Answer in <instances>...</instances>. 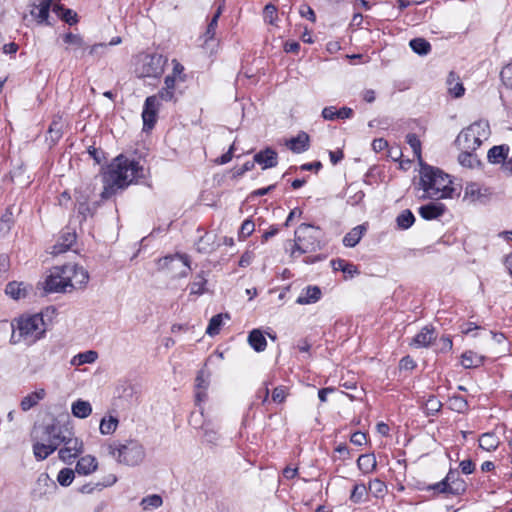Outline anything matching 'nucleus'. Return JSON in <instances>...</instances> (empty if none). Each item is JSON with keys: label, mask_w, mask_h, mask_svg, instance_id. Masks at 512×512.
I'll use <instances>...</instances> for the list:
<instances>
[{"label": "nucleus", "mask_w": 512, "mask_h": 512, "mask_svg": "<svg viewBox=\"0 0 512 512\" xmlns=\"http://www.w3.org/2000/svg\"><path fill=\"white\" fill-rule=\"evenodd\" d=\"M288 394L289 388L287 386H277L276 388L273 389L272 401L277 404L283 403L286 400Z\"/></svg>", "instance_id": "obj_53"}, {"label": "nucleus", "mask_w": 512, "mask_h": 512, "mask_svg": "<svg viewBox=\"0 0 512 512\" xmlns=\"http://www.w3.org/2000/svg\"><path fill=\"white\" fill-rule=\"evenodd\" d=\"M499 445V439L494 433H484L479 438L480 448L486 451L495 450Z\"/></svg>", "instance_id": "obj_35"}, {"label": "nucleus", "mask_w": 512, "mask_h": 512, "mask_svg": "<svg viewBox=\"0 0 512 512\" xmlns=\"http://www.w3.org/2000/svg\"><path fill=\"white\" fill-rule=\"evenodd\" d=\"M264 19L269 24H274L277 19V9L272 4H267L264 8Z\"/></svg>", "instance_id": "obj_60"}, {"label": "nucleus", "mask_w": 512, "mask_h": 512, "mask_svg": "<svg viewBox=\"0 0 512 512\" xmlns=\"http://www.w3.org/2000/svg\"><path fill=\"white\" fill-rule=\"evenodd\" d=\"M368 489L377 498L383 497L387 492L386 484L380 479L371 480Z\"/></svg>", "instance_id": "obj_47"}, {"label": "nucleus", "mask_w": 512, "mask_h": 512, "mask_svg": "<svg viewBox=\"0 0 512 512\" xmlns=\"http://www.w3.org/2000/svg\"><path fill=\"white\" fill-rule=\"evenodd\" d=\"M490 135V127L487 121H476L464 128L457 136L455 144L459 150L458 160L479 158L478 152L482 142Z\"/></svg>", "instance_id": "obj_4"}, {"label": "nucleus", "mask_w": 512, "mask_h": 512, "mask_svg": "<svg viewBox=\"0 0 512 512\" xmlns=\"http://www.w3.org/2000/svg\"><path fill=\"white\" fill-rule=\"evenodd\" d=\"M254 230H255L254 222L251 220H245L240 227L239 238L240 239L247 238L248 236H250L253 233Z\"/></svg>", "instance_id": "obj_58"}, {"label": "nucleus", "mask_w": 512, "mask_h": 512, "mask_svg": "<svg viewBox=\"0 0 512 512\" xmlns=\"http://www.w3.org/2000/svg\"><path fill=\"white\" fill-rule=\"evenodd\" d=\"M396 221L401 229H408L413 225L415 217L410 210H404L400 215H398Z\"/></svg>", "instance_id": "obj_46"}, {"label": "nucleus", "mask_w": 512, "mask_h": 512, "mask_svg": "<svg viewBox=\"0 0 512 512\" xmlns=\"http://www.w3.org/2000/svg\"><path fill=\"white\" fill-rule=\"evenodd\" d=\"M208 375L203 371H199L197 377H196V389H203L207 390L209 386V379Z\"/></svg>", "instance_id": "obj_63"}, {"label": "nucleus", "mask_w": 512, "mask_h": 512, "mask_svg": "<svg viewBox=\"0 0 512 512\" xmlns=\"http://www.w3.org/2000/svg\"><path fill=\"white\" fill-rule=\"evenodd\" d=\"M159 105L158 96H149L146 98L142 111L144 131L151 130L154 127Z\"/></svg>", "instance_id": "obj_12"}, {"label": "nucleus", "mask_w": 512, "mask_h": 512, "mask_svg": "<svg viewBox=\"0 0 512 512\" xmlns=\"http://www.w3.org/2000/svg\"><path fill=\"white\" fill-rule=\"evenodd\" d=\"M222 14V6H219L216 13L208 23L207 29L203 34L204 43L203 45H207L210 40H213L216 34V28L218 26V19Z\"/></svg>", "instance_id": "obj_33"}, {"label": "nucleus", "mask_w": 512, "mask_h": 512, "mask_svg": "<svg viewBox=\"0 0 512 512\" xmlns=\"http://www.w3.org/2000/svg\"><path fill=\"white\" fill-rule=\"evenodd\" d=\"M53 12L64 20L69 25L76 24L78 22L77 14L71 9H65L60 3L56 1L53 4Z\"/></svg>", "instance_id": "obj_31"}, {"label": "nucleus", "mask_w": 512, "mask_h": 512, "mask_svg": "<svg viewBox=\"0 0 512 512\" xmlns=\"http://www.w3.org/2000/svg\"><path fill=\"white\" fill-rule=\"evenodd\" d=\"M173 64V70L172 73L167 75L166 77H173V79L177 80L178 82H184L186 79V76L184 74V66L178 62L176 59L172 60Z\"/></svg>", "instance_id": "obj_54"}, {"label": "nucleus", "mask_w": 512, "mask_h": 512, "mask_svg": "<svg viewBox=\"0 0 512 512\" xmlns=\"http://www.w3.org/2000/svg\"><path fill=\"white\" fill-rule=\"evenodd\" d=\"M332 265L335 270H341L344 274H347L350 277H353L355 274H359L357 266L343 259L333 260Z\"/></svg>", "instance_id": "obj_41"}, {"label": "nucleus", "mask_w": 512, "mask_h": 512, "mask_svg": "<svg viewBox=\"0 0 512 512\" xmlns=\"http://www.w3.org/2000/svg\"><path fill=\"white\" fill-rule=\"evenodd\" d=\"M107 451L117 463L129 467L140 465L146 457L144 446L134 439L114 440L107 445Z\"/></svg>", "instance_id": "obj_5"}, {"label": "nucleus", "mask_w": 512, "mask_h": 512, "mask_svg": "<svg viewBox=\"0 0 512 512\" xmlns=\"http://www.w3.org/2000/svg\"><path fill=\"white\" fill-rule=\"evenodd\" d=\"M46 396V391L41 388L38 389L27 396L23 397V399L20 402V407L23 412L29 411L31 408L38 405V403L43 400Z\"/></svg>", "instance_id": "obj_23"}, {"label": "nucleus", "mask_w": 512, "mask_h": 512, "mask_svg": "<svg viewBox=\"0 0 512 512\" xmlns=\"http://www.w3.org/2000/svg\"><path fill=\"white\" fill-rule=\"evenodd\" d=\"M286 146L294 153L304 152L309 147V136L308 134L301 132L296 137L287 140Z\"/></svg>", "instance_id": "obj_24"}, {"label": "nucleus", "mask_w": 512, "mask_h": 512, "mask_svg": "<svg viewBox=\"0 0 512 512\" xmlns=\"http://www.w3.org/2000/svg\"><path fill=\"white\" fill-rule=\"evenodd\" d=\"M63 40L66 44L72 47L75 53V57H80L85 49V42L83 38L78 34L67 33L63 36Z\"/></svg>", "instance_id": "obj_28"}, {"label": "nucleus", "mask_w": 512, "mask_h": 512, "mask_svg": "<svg viewBox=\"0 0 512 512\" xmlns=\"http://www.w3.org/2000/svg\"><path fill=\"white\" fill-rule=\"evenodd\" d=\"M62 128L63 124L61 119L53 120L47 132V140H49L51 143H56L62 136Z\"/></svg>", "instance_id": "obj_43"}, {"label": "nucleus", "mask_w": 512, "mask_h": 512, "mask_svg": "<svg viewBox=\"0 0 512 512\" xmlns=\"http://www.w3.org/2000/svg\"><path fill=\"white\" fill-rule=\"evenodd\" d=\"M376 458L374 454H362L357 460V466L363 474H369L376 469Z\"/></svg>", "instance_id": "obj_30"}, {"label": "nucleus", "mask_w": 512, "mask_h": 512, "mask_svg": "<svg viewBox=\"0 0 512 512\" xmlns=\"http://www.w3.org/2000/svg\"><path fill=\"white\" fill-rule=\"evenodd\" d=\"M419 187L423 190L422 199H446L459 195L449 174L437 167L419 162Z\"/></svg>", "instance_id": "obj_2"}, {"label": "nucleus", "mask_w": 512, "mask_h": 512, "mask_svg": "<svg viewBox=\"0 0 512 512\" xmlns=\"http://www.w3.org/2000/svg\"><path fill=\"white\" fill-rule=\"evenodd\" d=\"M119 421L114 416H109L108 418L104 417L100 421L99 430L100 433L103 435H111L113 434L117 427H118Z\"/></svg>", "instance_id": "obj_38"}, {"label": "nucleus", "mask_w": 512, "mask_h": 512, "mask_svg": "<svg viewBox=\"0 0 512 512\" xmlns=\"http://www.w3.org/2000/svg\"><path fill=\"white\" fill-rule=\"evenodd\" d=\"M163 267H167L170 270L179 268L180 271L176 275L177 277H186L191 270L189 257L185 254H176L174 256H167L163 259Z\"/></svg>", "instance_id": "obj_13"}, {"label": "nucleus", "mask_w": 512, "mask_h": 512, "mask_svg": "<svg viewBox=\"0 0 512 512\" xmlns=\"http://www.w3.org/2000/svg\"><path fill=\"white\" fill-rule=\"evenodd\" d=\"M223 324V314L214 315L206 328V334L209 336H215L220 332L221 326Z\"/></svg>", "instance_id": "obj_45"}, {"label": "nucleus", "mask_w": 512, "mask_h": 512, "mask_svg": "<svg viewBox=\"0 0 512 512\" xmlns=\"http://www.w3.org/2000/svg\"><path fill=\"white\" fill-rule=\"evenodd\" d=\"M77 210L78 213L82 216V219L85 220L88 216L93 215L95 207L91 208L90 205L85 201H78Z\"/></svg>", "instance_id": "obj_62"}, {"label": "nucleus", "mask_w": 512, "mask_h": 512, "mask_svg": "<svg viewBox=\"0 0 512 512\" xmlns=\"http://www.w3.org/2000/svg\"><path fill=\"white\" fill-rule=\"evenodd\" d=\"M299 12H300L302 17L307 18V19H309L312 22L316 21L315 12L313 11V9L310 6L302 5L300 7V11Z\"/></svg>", "instance_id": "obj_64"}, {"label": "nucleus", "mask_w": 512, "mask_h": 512, "mask_svg": "<svg viewBox=\"0 0 512 512\" xmlns=\"http://www.w3.org/2000/svg\"><path fill=\"white\" fill-rule=\"evenodd\" d=\"M276 158H277V153L270 148H266L265 150L260 151L253 156V160H255V161L275 160Z\"/></svg>", "instance_id": "obj_61"}, {"label": "nucleus", "mask_w": 512, "mask_h": 512, "mask_svg": "<svg viewBox=\"0 0 512 512\" xmlns=\"http://www.w3.org/2000/svg\"><path fill=\"white\" fill-rule=\"evenodd\" d=\"M409 46L419 55H427L431 50L430 43L424 38H414L410 40Z\"/></svg>", "instance_id": "obj_40"}, {"label": "nucleus", "mask_w": 512, "mask_h": 512, "mask_svg": "<svg viewBox=\"0 0 512 512\" xmlns=\"http://www.w3.org/2000/svg\"><path fill=\"white\" fill-rule=\"evenodd\" d=\"M500 77L503 84L512 89V62L504 66L500 72Z\"/></svg>", "instance_id": "obj_57"}, {"label": "nucleus", "mask_w": 512, "mask_h": 512, "mask_svg": "<svg viewBox=\"0 0 512 512\" xmlns=\"http://www.w3.org/2000/svg\"><path fill=\"white\" fill-rule=\"evenodd\" d=\"M53 4H56V0H38V4H33L30 14L38 23H47Z\"/></svg>", "instance_id": "obj_15"}, {"label": "nucleus", "mask_w": 512, "mask_h": 512, "mask_svg": "<svg viewBox=\"0 0 512 512\" xmlns=\"http://www.w3.org/2000/svg\"><path fill=\"white\" fill-rule=\"evenodd\" d=\"M167 58L161 54H146L142 57L137 73L139 77L158 78L164 72Z\"/></svg>", "instance_id": "obj_9"}, {"label": "nucleus", "mask_w": 512, "mask_h": 512, "mask_svg": "<svg viewBox=\"0 0 512 512\" xmlns=\"http://www.w3.org/2000/svg\"><path fill=\"white\" fill-rule=\"evenodd\" d=\"M98 354L96 351L88 350L75 355L71 360V365L80 366L83 364H91L96 361Z\"/></svg>", "instance_id": "obj_34"}, {"label": "nucleus", "mask_w": 512, "mask_h": 512, "mask_svg": "<svg viewBox=\"0 0 512 512\" xmlns=\"http://www.w3.org/2000/svg\"><path fill=\"white\" fill-rule=\"evenodd\" d=\"M195 246H196V250L199 253L207 254V253H211V252L215 251L220 246V244L216 243V235L215 234L207 232L199 238V240L196 242Z\"/></svg>", "instance_id": "obj_21"}, {"label": "nucleus", "mask_w": 512, "mask_h": 512, "mask_svg": "<svg viewBox=\"0 0 512 512\" xmlns=\"http://www.w3.org/2000/svg\"><path fill=\"white\" fill-rule=\"evenodd\" d=\"M509 153V146L508 145H498L493 146L490 148L487 152V160H506Z\"/></svg>", "instance_id": "obj_42"}, {"label": "nucleus", "mask_w": 512, "mask_h": 512, "mask_svg": "<svg viewBox=\"0 0 512 512\" xmlns=\"http://www.w3.org/2000/svg\"><path fill=\"white\" fill-rule=\"evenodd\" d=\"M447 85L449 93L456 98L461 97L465 92V89L463 87V84L460 82L459 77L453 72H450L447 78Z\"/></svg>", "instance_id": "obj_32"}, {"label": "nucleus", "mask_w": 512, "mask_h": 512, "mask_svg": "<svg viewBox=\"0 0 512 512\" xmlns=\"http://www.w3.org/2000/svg\"><path fill=\"white\" fill-rule=\"evenodd\" d=\"M448 484V494L460 495L466 490V483L460 477H457L452 483Z\"/></svg>", "instance_id": "obj_52"}, {"label": "nucleus", "mask_w": 512, "mask_h": 512, "mask_svg": "<svg viewBox=\"0 0 512 512\" xmlns=\"http://www.w3.org/2000/svg\"><path fill=\"white\" fill-rule=\"evenodd\" d=\"M207 283L206 275L204 271H201L196 275L193 282L190 284V293L195 295H201L205 292V285Z\"/></svg>", "instance_id": "obj_39"}, {"label": "nucleus", "mask_w": 512, "mask_h": 512, "mask_svg": "<svg viewBox=\"0 0 512 512\" xmlns=\"http://www.w3.org/2000/svg\"><path fill=\"white\" fill-rule=\"evenodd\" d=\"M13 332L11 340L14 343L25 342L27 344L34 343L42 337L45 332V324L43 318L39 314L22 316L16 324H13Z\"/></svg>", "instance_id": "obj_6"}, {"label": "nucleus", "mask_w": 512, "mask_h": 512, "mask_svg": "<svg viewBox=\"0 0 512 512\" xmlns=\"http://www.w3.org/2000/svg\"><path fill=\"white\" fill-rule=\"evenodd\" d=\"M76 241V233L71 230L64 231L58 241L53 245L51 253L59 255L69 250Z\"/></svg>", "instance_id": "obj_16"}, {"label": "nucleus", "mask_w": 512, "mask_h": 512, "mask_svg": "<svg viewBox=\"0 0 512 512\" xmlns=\"http://www.w3.org/2000/svg\"><path fill=\"white\" fill-rule=\"evenodd\" d=\"M32 290V286L27 283L12 281L6 285L5 293L14 300H21L29 297Z\"/></svg>", "instance_id": "obj_14"}, {"label": "nucleus", "mask_w": 512, "mask_h": 512, "mask_svg": "<svg viewBox=\"0 0 512 512\" xmlns=\"http://www.w3.org/2000/svg\"><path fill=\"white\" fill-rule=\"evenodd\" d=\"M62 444L64 447L59 450V458L67 464H71L73 459L83 452V442L78 438L72 437L69 429L68 433H65V440Z\"/></svg>", "instance_id": "obj_10"}, {"label": "nucleus", "mask_w": 512, "mask_h": 512, "mask_svg": "<svg viewBox=\"0 0 512 512\" xmlns=\"http://www.w3.org/2000/svg\"><path fill=\"white\" fill-rule=\"evenodd\" d=\"M179 83L173 77H165L164 86L155 95L158 96V101L162 100L165 102L176 101V84Z\"/></svg>", "instance_id": "obj_17"}, {"label": "nucleus", "mask_w": 512, "mask_h": 512, "mask_svg": "<svg viewBox=\"0 0 512 512\" xmlns=\"http://www.w3.org/2000/svg\"><path fill=\"white\" fill-rule=\"evenodd\" d=\"M462 365L465 368H472L477 367L482 364L484 357L473 352V351H466L462 354Z\"/></svg>", "instance_id": "obj_37"}, {"label": "nucleus", "mask_w": 512, "mask_h": 512, "mask_svg": "<svg viewBox=\"0 0 512 512\" xmlns=\"http://www.w3.org/2000/svg\"><path fill=\"white\" fill-rule=\"evenodd\" d=\"M140 162H112L103 174L102 199H109L117 189L127 187L134 179L143 177Z\"/></svg>", "instance_id": "obj_3"}, {"label": "nucleus", "mask_w": 512, "mask_h": 512, "mask_svg": "<svg viewBox=\"0 0 512 512\" xmlns=\"http://www.w3.org/2000/svg\"><path fill=\"white\" fill-rule=\"evenodd\" d=\"M163 504V499L158 494H151L142 498L140 506L144 511H151L159 508Z\"/></svg>", "instance_id": "obj_36"}, {"label": "nucleus", "mask_w": 512, "mask_h": 512, "mask_svg": "<svg viewBox=\"0 0 512 512\" xmlns=\"http://www.w3.org/2000/svg\"><path fill=\"white\" fill-rule=\"evenodd\" d=\"M322 292L318 286H307L296 299L299 305H308L318 302L321 299Z\"/></svg>", "instance_id": "obj_19"}, {"label": "nucleus", "mask_w": 512, "mask_h": 512, "mask_svg": "<svg viewBox=\"0 0 512 512\" xmlns=\"http://www.w3.org/2000/svg\"><path fill=\"white\" fill-rule=\"evenodd\" d=\"M406 142L409 144L413 151V157L416 160H422L421 142L418 136L414 133H409L406 136Z\"/></svg>", "instance_id": "obj_44"}, {"label": "nucleus", "mask_w": 512, "mask_h": 512, "mask_svg": "<svg viewBox=\"0 0 512 512\" xmlns=\"http://www.w3.org/2000/svg\"><path fill=\"white\" fill-rule=\"evenodd\" d=\"M441 407L442 403L435 396H430L424 404L427 415H435Z\"/></svg>", "instance_id": "obj_51"}, {"label": "nucleus", "mask_w": 512, "mask_h": 512, "mask_svg": "<svg viewBox=\"0 0 512 512\" xmlns=\"http://www.w3.org/2000/svg\"><path fill=\"white\" fill-rule=\"evenodd\" d=\"M89 275L86 269L77 264L68 263L56 266L43 282L45 293H67L86 286Z\"/></svg>", "instance_id": "obj_1"}, {"label": "nucleus", "mask_w": 512, "mask_h": 512, "mask_svg": "<svg viewBox=\"0 0 512 512\" xmlns=\"http://www.w3.org/2000/svg\"><path fill=\"white\" fill-rule=\"evenodd\" d=\"M98 468V461L92 455H85L81 457L75 467V472L79 475H90Z\"/></svg>", "instance_id": "obj_18"}, {"label": "nucleus", "mask_w": 512, "mask_h": 512, "mask_svg": "<svg viewBox=\"0 0 512 512\" xmlns=\"http://www.w3.org/2000/svg\"><path fill=\"white\" fill-rule=\"evenodd\" d=\"M435 338L434 329L426 326L414 337L412 344L418 348L428 347Z\"/></svg>", "instance_id": "obj_26"}, {"label": "nucleus", "mask_w": 512, "mask_h": 512, "mask_svg": "<svg viewBox=\"0 0 512 512\" xmlns=\"http://www.w3.org/2000/svg\"><path fill=\"white\" fill-rule=\"evenodd\" d=\"M367 492L368 490L364 484H356L350 494V500L355 504L361 503L367 495Z\"/></svg>", "instance_id": "obj_50"}, {"label": "nucleus", "mask_w": 512, "mask_h": 512, "mask_svg": "<svg viewBox=\"0 0 512 512\" xmlns=\"http://www.w3.org/2000/svg\"><path fill=\"white\" fill-rule=\"evenodd\" d=\"M249 345L256 351L262 352L266 349L267 341L262 331L259 329H253L248 335Z\"/></svg>", "instance_id": "obj_29"}, {"label": "nucleus", "mask_w": 512, "mask_h": 512, "mask_svg": "<svg viewBox=\"0 0 512 512\" xmlns=\"http://www.w3.org/2000/svg\"><path fill=\"white\" fill-rule=\"evenodd\" d=\"M33 453L37 460L42 461L51 455L57 447L47 444L39 439H33Z\"/></svg>", "instance_id": "obj_27"}, {"label": "nucleus", "mask_w": 512, "mask_h": 512, "mask_svg": "<svg viewBox=\"0 0 512 512\" xmlns=\"http://www.w3.org/2000/svg\"><path fill=\"white\" fill-rule=\"evenodd\" d=\"M74 477L75 472L72 469L63 468L58 473L57 481L61 486L67 487L73 482Z\"/></svg>", "instance_id": "obj_49"}, {"label": "nucleus", "mask_w": 512, "mask_h": 512, "mask_svg": "<svg viewBox=\"0 0 512 512\" xmlns=\"http://www.w3.org/2000/svg\"><path fill=\"white\" fill-rule=\"evenodd\" d=\"M367 231V225L361 224L351 229L343 238V245L346 247H355Z\"/></svg>", "instance_id": "obj_22"}, {"label": "nucleus", "mask_w": 512, "mask_h": 512, "mask_svg": "<svg viewBox=\"0 0 512 512\" xmlns=\"http://www.w3.org/2000/svg\"><path fill=\"white\" fill-rule=\"evenodd\" d=\"M65 433H68V428L58 423L45 424L33 429L32 439H39L58 448L65 440Z\"/></svg>", "instance_id": "obj_8"}, {"label": "nucleus", "mask_w": 512, "mask_h": 512, "mask_svg": "<svg viewBox=\"0 0 512 512\" xmlns=\"http://www.w3.org/2000/svg\"><path fill=\"white\" fill-rule=\"evenodd\" d=\"M72 415L79 419H85L92 413V406L89 401L77 399L71 405Z\"/></svg>", "instance_id": "obj_25"}, {"label": "nucleus", "mask_w": 512, "mask_h": 512, "mask_svg": "<svg viewBox=\"0 0 512 512\" xmlns=\"http://www.w3.org/2000/svg\"><path fill=\"white\" fill-rule=\"evenodd\" d=\"M492 197V191L476 182H468L464 188L463 200L471 204H487Z\"/></svg>", "instance_id": "obj_11"}, {"label": "nucleus", "mask_w": 512, "mask_h": 512, "mask_svg": "<svg viewBox=\"0 0 512 512\" xmlns=\"http://www.w3.org/2000/svg\"><path fill=\"white\" fill-rule=\"evenodd\" d=\"M12 216L13 214L10 209H7V211L2 215L0 220V234L4 235L10 230L13 223Z\"/></svg>", "instance_id": "obj_56"}, {"label": "nucleus", "mask_w": 512, "mask_h": 512, "mask_svg": "<svg viewBox=\"0 0 512 512\" xmlns=\"http://www.w3.org/2000/svg\"><path fill=\"white\" fill-rule=\"evenodd\" d=\"M318 233L319 231L313 226L301 224L295 231V244L291 256L296 257L318 250L320 248Z\"/></svg>", "instance_id": "obj_7"}, {"label": "nucleus", "mask_w": 512, "mask_h": 512, "mask_svg": "<svg viewBox=\"0 0 512 512\" xmlns=\"http://www.w3.org/2000/svg\"><path fill=\"white\" fill-rule=\"evenodd\" d=\"M452 410L458 413H464L467 410L468 403L462 396H454L449 401Z\"/></svg>", "instance_id": "obj_55"}, {"label": "nucleus", "mask_w": 512, "mask_h": 512, "mask_svg": "<svg viewBox=\"0 0 512 512\" xmlns=\"http://www.w3.org/2000/svg\"><path fill=\"white\" fill-rule=\"evenodd\" d=\"M254 168V162H245L241 167H234L231 171V178L235 179L242 176L246 171Z\"/></svg>", "instance_id": "obj_59"}, {"label": "nucleus", "mask_w": 512, "mask_h": 512, "mask_svg": "<svg viewBox=\"0 0 512 512\" xmlns=\"http://www.w3.org/2000/svg\"><path fill=\"white\" fill-rule=\"evenodd\" d=\"M445 206L441 203L431 202L419 208L420 216L425 220L437 219L444 214Z\"/></svg>", "instance_id": "obj_20"}, {"label": "nucleus", "mask_w": 512, "mask_h": 512, "mask_svg": "<svg viewBox=\"0 0 512 512\" xmlns=\"http://www.w3.org/2000/svg\"><path fill=\"white\" fill-rule=\"evenodd\" d=\"M117 481V478L114 476V475H110L108 477V481L106 483H96L95 485L94 484H91V483H88V484H85L83 485L79 491L81 493H86V494H90L94 491L95 488H98L99 490L102 489L103 487H106V486H111L113 485L115 482Z\"/></svg>", "instance_id": "obj_48"}]
</instances>
